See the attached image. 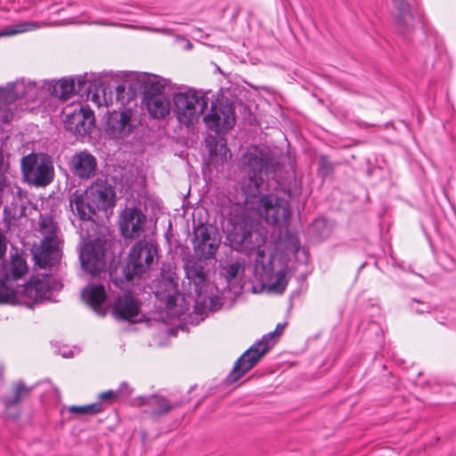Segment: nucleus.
<instances>
[{
	"instance_id": "obj_37",
	"label": "nucleus",
	"mask_w": 456,
	"mask_h": 456,
	"mask_svg": "<svg viewBox=\"0 0 456 456\" xmlns=\"http://www.w3.org/2000/svg\"><path fill=\"white\" fill-rule=\"evenodd\" d=\"M62 356L63 357H72L73 356V354L71 351H69V352H63L62 353Z\"/></svg>"
},
{
	"instance_id": "obj_21",
	"label": "nucleus",
	"mask_w": 456,
	"mask_h": 456,
	"mask_svg": "<svg viewBox=\"0 0 456 456\" xmlns=\"http://www.w3.org/2000/svg\"><path fill=\"white\" fill-rule=\"evenodd\" d=\"M86 101L92 102L97 107L110 106L116 96L113 87L104 82H94L87 84V91L85 94Z\"/></svg>"
},
{
	"instance_id": "obj_16",
	"label": "nucleus",
	"mask_w": 456,
	"mask_h": 456,
	"mask_svg": "<svg viewBox=\"0 0 456 456\" xmlns=\"http://www.w3.org/2000/svg\"><path fill=\"white\" fill-rule=\"evenodd\" d=\"M146 216L136 208H126L119 216L118 225L122 235L127 239L140 237L146 224Z\"/></svg>"
},
{
	"instance_id": "obj_39",
	"label": "nucleus",
	"mask_w": 456,
	"mask_h": 456,
	"mask_svg": "<svg viewBox=\"0 0 456 456\" xmlns=\"http://www.w3.org/2000/svg\"><path fill=\"white\" fill-rule=\"evenodd\" d=\"M320 223H322V221H319V220H318V221H316V222L314 223V225H318Z\"/></svg>"
},
{
	"instance_id": "obj_13",
	"label": "nucleus",
	"mask_w": 456,
	"mask_h": 456,
	"mask_svg": "<svg viewBox=\"0 0 456 456\" xmlns=\"http://www.w3.org/2000/svg\"><path fill=\"white\" fill-rule=\"evenodd\" d=\"M84 239V245L80 249L79 258L82 267L91 274H97L106 267L105 244L97 238L91 240L89 237Z\"/></svg>"
},
{
	"instance_id": "obj_22",
	"label": "nucleus",
	"mask_w": 456,
	"mask_h": 456,
	"mask_svg": "<svg viewBox=\"0 0 456 456\" xmlns=\"http://www.w3.org/2000/svg\"><path fill=\"white\" fill-rule=\"evenodd\" d=\"M82 300L90 305V307L98 314L104 315L106 309L104 303L106 301V292L102 286L89 285L81 292Z\"/></svg>"
},
{
	"instance_id": "obj_30",
	"label": "nucleus",
	"mask_w": 456,
	"mask_h": 456,
	"mask_svg": "<svg viewBox=\"0 0 456 456\" xmlns=\"http://www.w3.org/2000/svg\"><path fill=\"white\" fill-rule=\"evenodd\" d=\"M31 387H27L22 382H18L14 387L13 394L4 399L5 407L8 409L11 406L18 403L22 398L28 395Z\"/></svg>"
},
{
	"instance_id": "obj_28",
	"label": "nucleus",
	"mask_w": 456,
	"mask_h": 456,
	"mask_svg": "<svg viewBox=\"0 0 456 456\" xmlns=\"http://www.w3.org/2000/svg\"><path fill=\"white\" fill-rule=\"evenodd\" d=\"M220 245V237L216 235L209 240L203 243H196L194 246L196 253L202 258L209 259L214 257Z\"/></svg>"
},
{
	"instance_id": "obj_20",
	"label": "nucleus",
	"mask_w": 456,
	"mask_h": 456,
	"mask_svg": "<svg viewBox=\"0 0 456 456\" xmlns=\"http://www.w3.org/2000/svg\"><path fill=\"white\" fill-rule=\"evenodd\" d=\"M69 167L75 176L89 179L95 175L97 161L90 152L81 151L71 157Z\"/></svg>"
},
{
	"instance_id": "obj_36",
	"label": "nucleus",
	"mask_w": 456,
	"mask_h": 456,
	"mask_svg": "<svg viewBox=\"0 0 456 456\" xmlns=\"http://www.w3.org/2000/svg\"><path fill=\"white\" fill-rule=\"evenodd\" d=\"M123 394H121V395H128L131 394V390L129 388V387L127 386V387H123Z\"/></svg>"
},
{
	"instance_id": "obj_29",
	"label": "nucleus",
	"mask_w": 456,
	"mask_h": 456,
	"mask_svg": "<svg viewBox=\"0 0 456 456\" xmlns=\"http://www.w3.org/2000/svg\"><path fill=\"white\" fill-rule=\"evenodd\" d=\"M45 24L44 22H37V21H23L18 24L12 25L7 28H4L0 31L1 36H12L16 34H20L24 32L33 31L37 28L44 27Z\"/></svg>"
},
{
	"instance_id": "obj_12",
	"label": "nucleus",
	"mask_w": 456,
	"mask_h": 456,
	"mask_svg": "<svg viewBox=\"0 0 456 456\" xmlns=\"http://www.w3.org/2000/svg\"><path fill=\"white\" fill-rule=\"evenodd\" d=\"M21 169L25 180L37 187L50 184L54 177L53 161L46 154L31 153L23 157Z\"/></svg>"
},
{
	"instance_id": "obj_10",
	"label": "nucleus",
	"mask_w": 456,
	"mask_h": 456,
	"mask_svg": "<svg viewBox=\"0 0 456 456\" xmlns=\"http://www.w3.org/2000/svg\"><path fill=\"white\" fill-rule=\"evenodd\" d=\"M37 91L35 82L24 78L0 88V121H10L17 110V102L22 99L34 100Z\"/></svg>"
},
{
	"instance_id": "obj_25",
	"label": "nucleus",
	"mask_w": 456,
	"mask_h": 456,
	"mask_svg": "<svg viewBox=\"0 0 456 456\" xmlns=\"http://www.w3.org/2000/svg\"><path fill=\"white\" fill-rule=\"evenodd\" d=\"M143 102L149 114L154 118H164L170 112V101L163 94L144 96Z\"/></svg>"
},
{
	"instance_id": "obj_35",
	"label": "nucleus",
	"mask_w": 456,
	"mask_h": 456,
	"mask_svg": "<svg viewBox=\"0 0 456 456\" xmlns=\"http://www.w3.org/2000/svg\"><path fill=\"white\" fill-rule=\"evenodd\" d=\"M6 251V243L4 236L0 232V260Z\"/></svg>"
},
{
	"instance_id": "obj_23",
	"label": "nucleus",
	"mask_w": 456,
	"mask_h": 456,
	"mask_svg": "<svg viewBox=\"0 0 456 456\" xmlns=\"http://www.w3.org/2000/svg\"><path fill=\"white\" fill-rule=\"evenodd\" d=\"M139 312V303L130 294L118 297L114 303L113 314L117 318L134 321Z\"/></svg>"
},
{
	"instance_id": "obj_38",
	"label": "nucleus",
	"mask_w": 456,
	"mask_h": 456,
	"mask_svg": "<svg viewBox=\"0 0 456 456\" xmlns=\"http://www.w3.org/2000/svg\"><path fill=\"white\" fill-rule=\"evenodd\" d=\"M293 248H294L295 249H297V248H298V243H297V242H296V243L293 245Z\"/></svg>"
},
{
	"instance_id": "obj_2",
	"label": "nucleus",
	"mask_w": 456,
	"mask_h": 456,
	"mask_svg": "<svg viewBox=\"0 0 456 456\" xmlns=\"http://www.w3.org/2000/svg\"><path fill=\"white\" fill-rule=\"evenodd\" d=\"M232 230L228 232L227 240L237 251L248 256L256 253V269L261 268V281L264 289L271 294H281L288 285L287 273L281 269L273 272L265 263V233L253 221L248 219H231Z\"/></svg>"
},
{
	"instance_id": "obj_31",
	"label": "nucleus",
	"mask_w": 456,
	"mask_h": 456,
	"mask_svg": "<svg viewBox=\"0 0 456 456\" xmlns=\"http://www.w3.org/2000/svg\"><path fill=\"white\" fill-rule=\"evenodd\" d=\"M66 410L75 415H94L102 411V403L97 402L94 403L83 405V406H69Z\"/></svg>"
},
{
	"instance_id": "obj_33",
	"label": "nucleus",
	"mask_w": 456,
	"mask_h": 456,
	"mask_svg": "<svg viewBox=\"0 0 456 456\" xmlns=\"http://www.w3.org/2000/svg\"><path fill=\"white\" fill-rule=\"evenodd\" d=\"M241 266L239 263L230 264L223 267L222 275L226 280V287H228V282L238 275Z\"/></svg>"
},
{
	"instance_id": "obj_6",
	"label": "nucleus",
	"mask_w": 456,
	"mask_h": 456,
	"mask_svg": "<svg viewBox=\"0 0 456 456\" xmlns=\"http://www.w3.org/2000/svg\"><path fill=\"white\" fill-rule=\"evenodd\" d=\"M37 232L42 240L39 246H34L32 248L35 262L42 268L53 266L60 261L61 256L57 224L52 216H41Z\"/></svg>"
},
{
	"instance_id": "obj_5",
	"label": "nucleus",
	"mask_w": 456,
	"mask_h": 456,
	"mask_svg": "<svg viewBox=\"0 0 456 456\" xmlns=\"http://www.w3.org/2000/svg\"><path fill=\"white\" fill-rule=\"evenodd\" d=\"M153 289L160 303V319L163 322L178 318L188 309L185 299L178 292V277L171 268L162 271L161 278L153 284Z\"/></svg>"
},
{
	"instance_id": "obj_15",
	"label": "nucleus",
	"mask_w": 456,
	"mask_h": 456,
	"mask_svg": "<svg viewBox=\"0 0 456 456\" xmlns=\"http://www.w3.org/2000/svg\"><path fill=\"white\" fill-rule=\"evenodd\" d=\"M64 126L75 135H86L94 126L93 111L80 104L65 110Z\"/></svg>"
},
{
	"instance_id": "obj_8",
	"label": "nucleus",
	"mask_w": 456,
	"mask_h": 456,
	"mask_svg": "<svg viewBox=\"0 0 456 456\" xmlns=\"http://www.w3.org/2000/svg\"><path fill=\"white\" fill-rule=\"evenodd\" d=\"M187 278L193 282L196 293V308L206 313L216 312L223 305V291L214 283L206 281V273L200 265L188 266Z\"/></svg>"
},
{
	"instance_id": "obj_9",
	"label": "nucleus",
	"mask_w": 456,
	"mask_h": 456,
	"mask_svg": "<svg viewBox=\"0 0 456 456\" xmlns=\"http://www.w3.org/2000/svg\"><path fill=\"white\" fill-rule=\"evenodd\" d=\"M286 323H278L274 331L263 336L262 339L252 345L236 362L232 370L227 377V381L232 384L237 382L246 372L252 369L259 359L276 342Z\"/></svg>"
},
{
	"instance_id": "obj_18",
	"label": "nucleus",
	"mask_w": 456,
	"mask_h": 456,
	"mask_svg": "<svg viewBox=\"0 0 456 456\" xmlns=\"http://www.w3.org/2000/svg\"><path fill=\"white\" fill-rule=\"evenodd\" d=\"M47 91L56 98L68 100L74 94L85 97L87 91V81L84 77L62 78L47 85Z\"/></svg>"
},
{
	"instance_id": "obj_14",
	"label": "nucleus",
	"mask_w": 456,
	"mask_h": 456,
	"mask_svg": "<svg viewBox=\"0 0 456 456\" xmlns=\"http://www.w3.org/2000/svg\"><path fill=\"white\" fill-rule=\"evenodd\" d=\"M140 120L131 109L111 112L106 122L105 132L110 138L124 139L130 135Z\"/></svg>"
},
{
	"instance_id": "obj_27",
	"label": "nucleus",
	"mask_w": 456,
	"mask_h": 456,
	"mask_svg": "<svg viewBox=\"0 0 456 456\" xmlns=\"http://www.w3.org/2000/svg\"><path fill=\"white\" fill-rule=\"evenodd\" d=\"M137 401L138 405L149 406L151 412L155 416L166 414L174 407L166 398L158 395H152L149 398H139Z\"/></svg>"
},
{
	"instance_id": "obj_11",
	"label": "nucleus",
	"mask_w": 456,
	"mask_h": 456,
	"mask_svg": "<svg viewBox=\"0 0 456 456\" xmlns=\"http://www.w3.org/2000/svg\"><path fill=\"white\" fill-rule=\"evenodd\" d=\"M157 256L156 247L149 241L140 240L130 249L124 274L133 281L147 273L153 266Z\"/></svg>"
},
{
	"instance_id": "obj_24",
	"label": "nucleus",
	"mask_w": 456,
	"mask_h": 456,
	"mask_svg": "<svg viewBox=\"0 0 456 456\" xmlns=\"http://www.w3.org/2000/svg\"><path fill=\"white\" fill-rule=\"evenodd\" d=\"M392 13L400 33L404 34L413 26L414 16L410 10V5L404 0H393Z\"/></svg>"
},
{
	"instance_id": "obj_32",
	"label": "nucleus",
	"mask_w": 456,
	"mask_h": 456,
	"mask_svg": "<svg viewBox=\"0 0 456 456\" xmlns=\"http://www.w3.org/2000/svg\"><path fill=\"white\" fill-rule=\"evenodd\" d=\"M217 232L213 227L201 225L195 231L196 243H203L204 241L209 240L214 236L217 235Z\"/></svg>"
},
{
	"instance_id": "obj_26",
	"label": "nucleus",
	"mask_w": 456,
	"mask_h": 456,
	"mask_svg": "<svg viewBox=\"0 0 456 456\" xmlns=\"http://www.w3.org/2000/svg\"><path fill=\"white\" fill-rule=\"evenodd\" d=\"M207 143L209 147L210 162L216 167L223 166L231 159L232 155L224 139L217 140L215 137H209L207 139Z\"/></svg>"
},
{
	"instance_id": "obj_19",
	"label": "nucleus",
	"mask_w": 456,
	"mask_h": 456,
	"mask_svg": "<svg viewBox=\"0 0 456 456\" xmlns=\"http://www.w3.org/2000/svg\"><path fill=\"white\" fill-rule=\"evenodd\" d=\"M127 79L134 84L135 88L141 90L144 96L162 94L161 91L167 85V79L145 72H130Z\"/></svg>"
},
{
	"instance_id": "obj_7",
	"label": "nucleus",
	"mask_w": 456,
	"mask_h": 456,
	"mask_svg": "<svg viewBox=\"0 0 456 456\" xmlns=\"http://www.w3.org/2000/svg\"><path fill=\"white\" fill-rule=\"evenodd\" d=\"M173 102L178 121L189 126L200 120L208 107V98L203 91L188 88L175 93Z\"/></svg>"
},
{
	"instance_id": "obj_3",
	"label": "nucleus",
	"mask_w": 456,
	"mask_h": 456,
	"mask_svg": "<svg viewBox=\"0 0 456 456\" xmlns=\"http://www.w3.org/2000/svg\"><path fill=\"white\" fill-rule=\"evenodd\" d=\"M27 271L26 261L19 254L12 256L9 261L3 262L0 268V303H12L20 295L24 304L31 306L44 300H53L54 292L61 289V282L48 274H42L41 278L33 276L20 291H16L7 284L20 279Z\"/></svg>"
},
{
	"instance_id": "obj_17",
	"label": "nucleus",
	"mask_w": 456,
	"mask_h": 456,
	"mask_svg": "<svg viewBox=\"0 0 456 456\" xmlns=\"http://www.w3.org/2000/svg\"><path fill=\"white\" fill-rule=\"evenodd\" d=\"M208 127L220 134L231 129L235 124V116L230 103L212 105L210 112L204 117Z\"/></svg>"
},
{
	"instance_id": "obj_4",
	"label": "nucleus",
	"mask_w": 456,
	"mask_h": 456,
	"mask_svg": "<svg viewBox=\"0 0 456 456\" xmlns=\"http://www.w3.org/2000/svg\"><path fill=\"white\" fill-rule=\"evenodd\" d=\"M116 193L112 186L103 181H96L86 189H76L69 195V207L73 214L82 221H92L99 214L108 216L109 209L115 205Z\"/></svg>"
},
{
	"instance_id": "obj_34",
	"label": "nucleus",
	"mask_w": 456,
	"mask_h": 456,
	"mask_svg": "<svg viewBox=\"0 0 456 456\" xmlns=\"http://www.w3.org/2000/svg\"><path fill=\"white\" fill-rule=\"evenodd\" d=\"M125 387H127V384L122 383L119 386L118 390H109V391L103 392V393L100 394L99 399L102 401H104V400L113 401V400L118 398L119 396H121V394H123L122 389Z\"/></svg>"
},
{
	"instance_id": "obj_1",
	"label": "nucleus",
	"mask_w": 456,
	"mask_h": 456,
	"mask_svg": "<svg viewBox=\"0 0 456 456\" xmlns=\"http://www.w3.org/2000/svg\"><path fill=\"white\" fill-rule=\"evenodd\" d=\"M267 163L266 154L257 146H252L247 150L241 159V171L248 175L241 186V219L253 221L251 214H246L244 210L254 212L256 216L272 224H286L290 216L289 205L287 200L279 199L273 195L262 196L264 188V171ZM265 234L266 232H264Z\"/></svg>"
}]
</instances>
